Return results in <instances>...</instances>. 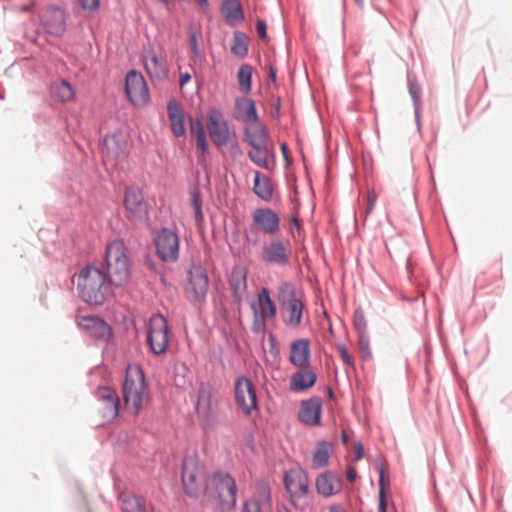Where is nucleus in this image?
I'll list each match as a JSON object with an SVG mask.
<instances>
[{"label":"nucleus","mask_w":512,"mask_h":512,"mask_svg":"<svg viewBox=\"0 0 512 512\" xmlns=\"http://www.w3.org/2000/svg\"><path fill=\"white\" fill-rule=\"evenodd\" d=\"M75 277L79 296L89 305H102L111 294L112 285L99 267L87 265Z\"/></svg>","instance_id":"obj_1"},{"label":"nucleus","mask_w":512,"mask_h":512,"mask_svg":"<svg viewBox=\"0 0 512 512\" xmlns=\"http://www.w3.org/2000/svg\"><path fill=\"white\" fill-rule=\"evenodd\" d=\"M105 273L109 283L114 287H123L130 279L131 263L128 249L122 240L110 242L105 250Z\"/></svg>","instance_id":"obj_2"},{"label":"nucleus","mask_w":512,"mask_h":512,"mask_svg":"<svg viewBox=\"0 0 512 512\" xmlns=\"http://www.w3.org/2000/svg\"><path fill=\"white\" fill-rule=\"evenodd\" d=\"M237 491L235 479L226 472H214L206 481V496L212 504L218 505L222 511L235 508Z\"/></svg>","instance_id":"obj_3"},{"label":"nucleus","mask_w":512,"mask_h":512,"mask_svg":"<svg viewBox=\"0 0 512 512\" xmlns=\"http://www.w3.org/2000/svg\"><path fill=\"white\" fill-rule=\"evenodd\" d=\"M122 393L125 408L133 415H137L148 402L149 394L145 375L139 366L127 367Z\"/></svg>","instance_id":"obj_4"},{"label":"nucleus","mask_w":512,"mask_h":512,"mask_svg":"<svg viewBox=\"0 0 512 512\" xmlns=\"http://www.w3.org/2000/svg\"><path fill=\"white\" fill-rule=\"evenodd\" d=\"M125 217L135 225H146L149 221L148 204L141 189L127 187L123 199Z\"/></svg>","instance_id":"obj_5"},{"label":"nucleus","mask_w":512,"mask_h":512,"mask_svg":"<svg viewBox=\"0 0 512 512\" xmlns=\"http://www.w3.org/2000/svg\"><path fill=\"white\" fill-rule=\"evenodd\" d=\"M284 486L296 509L304 511L308 506L309 481L302 470H290L285 474Z\"/></svg>","instance_id":"obj_6"},{"label":"nucleus","mask_w":512,"mask_h":512,"mask_svg":"<svg viewBox=\"0 0 512 512\" xmlns=\"http://www.w3.org/2000/svg\"><path fill=\"white\" fill-rule=\"evenodd\" d=\"M182 483L185 492L192 498H198L205 491V475L203 468L194 456H186L182 462Z\"/></svg>","instance_id":"obj_7"},{"label":"nucleus","mask_w":512,"mask_h":512,"mask_svg":"<svg viewBox=\"0 0 512 512\" xmlns=\"http://www.w3.org/2000/svg\"><path fill=\"white\" fill-rule=\"evenodd\" d=\"M147 342L155 355H162L169 345V326L161 314H153L149 319Z\"/></svg>","instance_id":"obj_8"},{"label":"nucleus","mask_w":512,"mask_h":512,"mask_svg":"<svg viewBox=\"0 0 512 512\" xmlns=\"http://www.w3.org/2000/svg\"><path fill=\"white\" fill-rule=\"evenodd\" d=\"M234 398L238 409L244 416H250L258 410L256 389L246 376H239L234 383Z\"/></svg>","instance_id":"obj_9"},{"label":"nucleus","mask_w":512,"mask_h":512,"mask_svg":"<svg viewBox=\"0 0 512 512\" xmlns=\"http://www.w3.org/2000/svg\"><path fill=\"white\" fill-rule=\"evenodd\" d=\"M281 293L283 294L284 322L288 326L298 327L302 322L305 305L296 296L295 289L289 283H284L281 286Z\"/></svg>","instance_id":"obj_10"},{"label":"nucleus","mask_w":512,"mask_h":512,"mask_svg":"<svg viewBox=\"0 0 512 512\" xmlns=\"http://www.w3.org/2000/svg\"><path fill=\"white\" fill-rule=\"evenodd\" d=\"M209 287L206 270L201 265H193L188 271V283L185 289L188 300L201 303L205 300Z\"/></svg>","instance_id":"obj_11"},{"label":"nucleus","mask_w":512,"mask_h":512,"mask_svg":"<svg viewBox=\"0 0 512 512\" xmlns=\"http://www.w3.org/2000/svg\"><path fill=\"white\" fill-rule=\"evenodd\" d=\"M156 253L158 257L169 263H174L179 258V237L177 233L168 228L161 229L155 239Z\"/></svg>","instance_id":"obj_12"},{"label":"nucleus","mask_w":512,"mask_h":512,"mask_svg":"<svg viewBox=\"0 0 512 512\" xmlns=\"http://www.w3.org/2000/svg\"><path fill=\"white\" fill-rule=\"evenodd\" d=\"M40 24L44 31L54 37H61L66 31L65 11L56 5L44 7L40 14Z\"/></svg>","instance_id":"obj_13"},{"label":"nucleus","mask_w":512,"mask_h":512,"mask_svg":"<svg viewBox=\"0 0 512 512\" xmlns=\"http://www.w3.org/2000/svg\"><path fill=\"white\" fill-rule=\"evenodd\" d=\"M290 257V242L282 238H274L262 248L261 259L271 265L286 266Z\"/></svg>","instance_id":"obj_14"},{"label":"nucleus","mask_w":512,"mask_h":512,"mask_svg":"<svg viewBox=\"0 0 512 512\" xmlns=\"http://www.w3.org/2000/svg\"><path fill=\"white\" fill-rule=\"evenodd\" d=\"M125 91L134 105H144L149 101L150 95L145 79L142 74L135 70L128 72L126 75Z\"/></svg>","instance_id":"obj_15"},{"label":"nucleus","mask_w":512,"mask_h":512,"mask_svg":"<svg viewBox=\"0 0 512 512\" xmlns=\"http://www.w3.org/2000/svg\"><path fill=\"white\" fill-rule=\"evenodd\" d=\"M208 119V131L213 143L217 146L227 145L230 139V131L223 113L216 108H212L209 110Z\"/></svg>","instance_id":"obj_16"},{"label":"nucleus","mask_w":512,"mask_h":512,"mask_svg":"<svg viewBox=\"0 0 512 512\" xmlns=\"http://www.w3.org/2000/svg\"><path fill=\"white\" fill-rule=\"evenodd\" d=\"M241 512H272V497L266 483H257L255 495L243 502Z\"/></svg>","instance_id":"obj_17"},{"label":"nucleus","mask_w":512,"mask_h":512,"mask_svg":"<svg viewBox=\"0 0 512 512\" xmlns=\"http://www.w3.org/2000/svg\"><path fill=\"white\" fill-rule=\"evenodd\" d=\"M252 225L257 231L273 235L280 230V217L270 208H257L252 215Z\"/></svg>","instance_id":"obj_18"},{"label":"nucleus","mask_w":512,"mask_h":512,"mask_svg":"<svg viewBox=\"0 0 512 512\" xmlns=\"http://www.w3.org/2000/svg\"><path fill=\"white\" fill-rule=\"evenodd\" d=\"M76 323L88 335L97 340L107 341L112 336L110 325L97 316H78Z\"/></svg>","instance_id":"obj_19"},{"label":"nucleus","mask_w":512,"mask_h":512,"mask_svg":"<svg viewBox=\"0 0 512 512\" xmlns=\"http://www.w3.org/2000/svg\"><path fill=\"white\" fill-rule=\"evenodd\" d=\"M322 401L319 397H312L303 401L298 414V419L308 425L317 426L321 422Z\"/></svg>","instance_id":"obj_20"},{"label":"nucleus","mask_w":512,"mask_h":512,"mask_svg":"<svg viewBox=\"0 0 512 512\" xmlns=\"http://www.w3.org/2000/svg\"><path fill=\"white\" fill-rule=\"evenodd\" d=\"M101 153L104 159L117 160L125 153V141L121 133L107 135L101 144Z\"/></svg>","instance_id":"obj_21"},{"label":"nucleus","mask_w":512,"mask_h":512,"mask_svg":"<svg viewBox=\"0 0 512 512\" xmlns=\"http://www.w3.org/2000/svg\"><path fill=\"white\" fill-rule=\"evenodd\" d=\"M96 397L103 404V414L105 417L114 419L118 416L120 399L115 390L109 387H99Z\"/></svg>","instance_id":"obj_22"},{"label":"nucleus","mask_w":512,"mask_h":512,"mask_svg":"<svg viewBox=\"0 0 512 512\" xmlns=\"http://www.w3.org/2000/svg\"><path fill=\"white\" fill-rule=\"evenodd\" d=\"M290 378V390L293 392H303L311 388L316 380L317 375L311 366L299 367Z\"/></svg>","instance_id":"obj_23"},{"label":"nucleus","mask_w":512,"mask_h":512,"mask_svg":"<svg viewBox=\"0 0 512 512\" xmlns=\"http://www.w3.org/2000/svg\"><path fill=\"white\" fill-rule=\"evenodd\" d=\"M167 112L173 135L176 137L183 136L186 132L184 110L172 99L167 104Z\"/></svg>","instance_id":"obj_24"},{"label":"nucleus","mask_w":512,"mask_h":512,"mask_svg":"<svg viewBox=\"0 0 512 512\" xmlns=\"http://www.w3.org/2000/svg\"><path fill=\"white\" fill-rule=\"evenodd\" d=\"M220 11L226 24L231 27L237 26L244 20V11L239 0H224Z\"/></svg>","instance_id":"obj_25"},{"label":"nucleus","mask_w":512,"mask_h":512,"mask_svg":"<svg viewBox=\"0 0 512 512\" xmlns=\"http://www.w3.org/2000/svg\"><path fill=\"white\" fill-rule=\"evenodd\" d=\"M245 141L250 146L270 145V137L266 126L259 120L249 124L245 129Z\"/></svg>","instance_id":"obj_26"},{"label":"nucleus","mask_w":512,"mask_h":512,"mask_svg":"<svg viewBox=\"0 0 512 512\" xmlns=\"http://www.w3.org/2000/svg\"><path fill=\"white\" fill-rule=\"evenodd\" d=\"M229 286L233 297L241 301L247 291V273L243 267H233L229 276Z\"/></svg>","instance_id":"obj_27"},{"label":"nucleus","mask_w":512,"mask_h":512,"mask_svg":"<svg viewBox=\"0 0 512 512\" xmlns=\"http://www.w3.org/2000/svg\"><path fill=\"white\" fill-rule=\"evenodd\" d=\"M310 346L306 339H298L291 344L289 361L296 367L309 366Z\"/></svg>","instance_id":"obj_28"},{"label":"nucleus","mask_w":512,"mask_h":512,"mask_svg":"<svg viewBox=\"0 0 512 512\" xmlns=\"http://www.w3.org/2000/svg\"><path fill=\"white\" fill-rule=\"evenodd\" d=\"M236 118L251 124L259 120L255 102L250 98L237 99L235 102Z\"/></svg>","instance_id":"obj_29"},{"label":"nucleus","mask_w":512,"mask_h":512,"mask_svg":"<svg viewBox=\"0 0 512 512\" xmlns=\"http://www.w3.org/2000/svg\"><path fill=\"white\" fill-rule=\"evenodd\" d=\"M340 488V479L332 472H325L316 479L317 492L325 497L336 494Z\"/></svg>","instance_id":"obj_30"},{"label":"nucleus","mask_w":512,"mask_h":512,"mask_svg":"<svg viewBox=\"0 0 512 512\" xmlns=\"http://www.w3.org/2000/svg\"><path fill=\"white\" fill-rule=\"evenodd\" d=\"M257 307V314L261 317H265L268 319H274L276 316V306L272 301L269 290L266 287L261 289V292L258 294V301L255 304Z\"/></svg>","instance_id":"obj_31"},{"label":"nucleus","mask_w":512,"mask_h":512,"mask_svg":"<svg viewBox=\"0 0 512 512\" xmlns=\"http://www.w3.org/2000/svg\"><path fill=\"white\" fill-rule=\"evenodd\" d=\"M122 512H146V502L143 498L129 492L119 495Z\"/></svg>","instance_id":"obj_32"},{"label":"nucleus","mask_w":512,"mask_h":512,"mask_svg":"<svg viewBox=\"0 0 512 512\" xmlns=\"http://www.w3.org/2000/svg\"><path fill=\"white\" fill-rule=\"evenodd\" d=\"M253 149L248 152L249 159L258 167L269 169V157L272 153L271 145L251 146Z\"/></svg>","instance_id":"obj_33"},{"label":"nucleus","mask_w":512,"mask_h":512,"mask_svg":"<svg viewBox=\"0 0 512 512\" xmlns=\"http://www.w3.org/2000/svg\"><path fill=\"white\" fill-rule=\"evenodd\" d=\"M253 190L258 197L265 201H269L273 196V186L270 179L259 171L255 172Z\"/></svg>","instance_id":"obj_34"},{"label":"nucleus","mask_w":512,"mask_h":512,"mask_svg":"<svg viewBox=\"0 0 512 512\" xmlns=\"http://www.w3.org/2000/svg\"><path fill=\"white\" fill-rule=\"evenodd\" d=\"M144 66L147 74L153 80H161L166 75L164 63L154 54L144 59Z\"/></svg>","instance_id":"obj_35"},{"label":"nucleus","mask_w":512,"mask_h":512,"mask_svg":"<svg viewBox=\"0 0 512 512\" xmlns=\"http://www.w3.org/2000/svg\"><path fill=\"white\" fill-rule=\"evenodd\" d=\"M331 445L327 441H321L317 444L313 454L312 465L314 468H322L328 465Z\"/></svg>","instance_id":"obj_36"},{"label":"nucleus","mask_w":512,"mask_h":512,"mask_svg":"<svg viewBox=\"0 0 512 512\" xmlns=\"http://www.w3.org/2000/svg\"><path fill=\"white\" fill-rule=\"evenodd\" d=\"M231 52L240 58L248 54V37L243 32H235L231 45Z\"/></svg>","instance_id":"obj_37"},{"label":"nucleus","mask_w":512,"mask_h":512,"mask_svg":"<svg viewBox=\"0 0 512 512\" xmlns=\"http://www.w3.org/2000/svg\"><path fill=\"white\" fill-rule=\"evenodd\" d=\"M252 72L253 68L249 64L241 65L237 72L239 89L245 94L251 91Z\"/></svg>","instance_id":"obj_38"},{"label":"nucleus","mask_w":512,"mask_h":512,"mask_svg":"<svg viewBox=\"0 0 512 512\" xmlns=\"http://www.w3.org/2000/svg\"><path fill=\"white\" fill-rule=\"evenodd\" d=\"M408 85H409V93H410V95H411V97L413 99L417 126H418V129H420V104H421L420 94H421V89L416 84V82L411 80L410 78L408 79Z\"/></svg>","instance_id":"obj_39"},{"label":"nucleus","mask_w":512,"mask_h":512,"mask_svg":"<svg viewBox=\"0 0 512 512\" xmlns=\"http://www.w3.org/2000/svg\"><path fill=\"white\" fill-rule=\"evenodd\" d=\"M191 205L194 210V218L196 222H201L203 220V212H202V200L200 197V192L198 189H193L190 191Z\"/></svg>","instance_id":"obj_40"},{"label":"nucleus","mask_w":512,"mask_h":512,"mask_svg":"<svg viewBox=\"0 0 512 512\" xmlns=\"http://www.w3.org/2000/svg\"><path fill=\"white\" fill-rule=\"evenodd\" d=\"M56 95L62 102H66L74 97V91L67 81H62L56 88Z\"/></svg>","instance_id":"obj_41"},{"label":"nucleus","mask_w":512,"mask_h":512,"mask_svg":"<svg viewBox=\"0 0 512 512\" xmlns=\"http://www.w3.org/2000/svg\"><path fill=\"white\" fill-rule=\"evenodd\" d=\"M200 36V32L190 29L189 30V44L191 48V58L196 59L200 55V50L198 46V38Z\"/></svg>","instance_id":"obj_42"},{"label":"nucleus","mask_w":512,"mask_h":512,"mask_svg":"<svg viewBox=\"0 0 512 512\" xmlns=\"http://www.w3.org/2000/svg\"><path fill=\"white\" fill-rule=\"evenodd\" d=\"M252 310L254 311V320H253V324H252V330L254 333H263L265 331V327H266V320L268 318H265V317H261L257 314V307L254 304H252Z\"/></svg>","instance_id":"obj_43"},{"label":"nucleus","mask_w":512,"mask_h":512,"mask_svg":"<svg viewBox=\"0 0 512 512\" xmlns=\"http://www.w3.org/2000/svg\"><path fill=\"white\" fill-rule=\"evenodd\" d=\"M189 122L190 132L196 139L206 137L205 128L201 120H194L192 117H189Z\"/></svg>","instance_id":"obj_44"},{"label":"nucleus","mask_w":512,"mask_h":512,"mask_svg":"<svg viewBox=\"0 0 512 512\" xmlns=\"http://www.w3.org/2000/svg\"><path fill=\"white\" fill-rule=\"evenodd\" d=\"M366 320L361 310H356L354 314V327L358 334L366 333Z\"/></svg>","instance_id":"obj_45"},{"label":"nucleus","mask_w":512,"mask_h":512,"mask_svg":"<svg viewBox=\"0 0 512 512\" xmlns=\"http://www.w3.org/2000/svg\"><path fill=\"white\" fill-rule=\"evenodd\" d=\"M358 338L359 348L363 354V357H370L371 352L369 350V340L366 333L358 334Z\"/></svg>","instance_id":"obj_46"},{"label":"nucleus","mask_w":512,"mask_h":512,"mask_svg":"<svg viewBox=\"0 0 512 512\" xmlns=\"http://www.w3.org/2000/svg\"><path fill=\"white\" fill-rule=\"evenodd\" d=\"M80 6L85 11L95 12L99 9L100 0H78Z\"/></svg>","instance_id":"obj_47"},{"label":"nucleus","mask_w":512,"mask_h":512,"mask_svg":"<svg viewBox=\"0 0 512 512\" xmlns=\"http://www.w3.org/2000/svg\"><path fill=\"white\" fill-rule=\"evenodd\" d=\"M337 351L344 364L347 366H352L354 364L352 356L344 346H338Z\"/></svg>","instance_id":"obj_48"},{"label":"nucleus","mask_w":512,"mask_h":512,"mask_svg":"<svg viewBox=\"0 0 512 512\" xmlns=\"http://www.w3.org/2000/svg\"><path fill=\"white\" fill-rule=\"evenodd\" d=\"M379 494H380L379 508H380L381 512H385L386 508H385V503H384V477H383V472H381V474H380V491H379Z\"/></svg>","instance_id":"obj_49"},{"label":"nucleus","mask_w":512,"mask_h":512,"mask_svg":"<svg viewBox=\"0 0 512 512\" xmlns=\"http://www.w3.org/2000/svg\"><path fill=\"white\" fill-rule=\"evenodd\" d=\"M257 33L260 38L264 39L267 36L266 23L263 20H258L256 24Z\"/></svg>","instance_id":"obj_50"},{"label":"nucleus","mask_w":512,"mask_h":512,"mask_svg":"<svg viewBox=\"0 0 512 512\" xmlns=\"http://www.w3.org/2000/svg\"><path fill=\"white\" fill-rule=\"evenodd\" d=\"M197 142V148L202 152L205 153L208 150V143L206 141V137L198 138L196 139Z\"/></svg>","instance_id":"obj_51"},{"label":"nucleus","mask_w":512,"mask_h":512,"mask_svg":"<svg viewBox=\"0 0 512 512\" xmlns=\"http://www.w3.org/2000/svg\"><path fill=\"white\" fill-rule=\"evenodd\" d=\"M191 80L190 73H181L179 77V86L180 88H183L189 81Z\"/></svg>","instance_id":"obj_52"},{"label":"nucleus","mask_w":512,"mask_h":512,"mask_svg":"<svg viewBox=\"0 0 512 512\" xmlns=\"http://www.w3.org/2000/svg\"><path fill=\"white\" fill-rule=\"evenodd\" d=\"M356 477H357L356 469L353 467H349L347 470V480L352 483L355 481Z\"/></svg>","instance_id":"obj_53"},{"label":"nucleus","mask_w":512,"mask_h":512,"mask_svg":"<svg viewBox=\"0 0 512 512\" xmlns=\"http://www.w3.org/2000/svg\"><path fill=\"white\" fill-rule=\"evenodd\" d=\"M356 460H360L363 457L364 449L361 443H357L355 446Z\"/></svg>","instance_id":"obj_54"},{"label":"nucleus","mask_w":512,"mask_h":512,"mask_svg":"<svg viewBox=\"0 0 512 512\" xmlns=\"http://www.w3.org/2000/svg\"><path fill=\"white\" fill-rule=\"evenodd\" d=\"M376 196L375 195H369L368 197V206H367V212H370L375 204Z\"/></svg>","instance_id":"obj_55"},{"label":"nucleus","mask_w":512,"mask_h":512,"mask_svg":"<svg viewBox=\"0 0 512 512\" xmlns=\"http://www.w3.org/2000/svg\"><path fill=\"white\" fill-rule=\"evenodd\" d=\"M341 440H342V443H343L344 445H347V444H348L349 437H348V435L346 434V432H345V431H343V432H342V434H341Z\"/></svg>","instance_id":"obj_56"},{"label":"nucleus","mask_w":512,"mask_h":512,"mask_svg":"<svg viewBox=\"0 0 512 512\" xmlns=\"http://www.w3.org/2000/svg\"><path fill=\"white\" fill-rule=\"evenodd\" d=\"M277 512H291V510L288 509L286 506L281 505V506H278Z\"/></svg>","instance_id":"obj_57"},{"label":"nucleus","mask_w":512,"mask_h":512,"mask_svg":"<svg viewBox=\"0 0 512 512\" xmlns=\"http://www.w3.org/2000/svg\"><path fill=\"white\" fill-rule=\"evenodd\" d=\"M269 76H270V78H271L273 81H275V79H276V72H275V70H274L272 67L270 68V74H269Z\"/></svg>","instance_id":"obj_58"},{"label":"nucleus","mask_w":512,"mask_h":512,"mask_svg":"<svg viewBox=\"0 0 512 512\" xmlns=\"http://www.w3.org/2000/svg\"><path fill=\"white\" fill-rule=\"evenodd\" d=\"M197 2L202 7H205L208 5V0H197Z\"/></svg>","instance_id":"obj_59"},{"label":"nucleus","mask_w":512,"mask_h":512,"mask_svg":"<svg viewBox=\"0 0 512 512\" xmlns=\"http://www.w3.org/2000/svg\"><path fill=\"white\" fill-rule=\"evenodd\" d=\"M21 10L26 12V11L30 10V7L29 6H22Z\"/></svg>","instance_id":"obj_60"},{"label":"nucleus","mask_w":512,"mask_h":512,"mask_svg":"<svg viewBox=\"0 0 512 512\" xmlns=\"http://www.w3.org/2000/svg\"><path fill=\"white\" fill-rule=\"evenodd\" d=\"M281 149H282L283 153L285 154L286 153V144L283 143L281 146Z\"/></svg>","instance_id":"obj_61"},{"label":"nucleus","mask_w":512,"mask_h":512,"mask_svg":"<svg viewBox=\"0 0 512 512\" xmlns=\"http://www.w3.org/2000/svg\"><path fill=\"white\" fill-rule=\"evenodd\" d=\"M328 395H329L330 397H332V396H333V391H332V389H331V388H328Z\"/></svg>","instance_id":"obj_62"},{"label":"nucleus","mask_w":512,"mask_h":512,"mask_svg":"<svg viewBox=\"0 0 512 512\" xmlns=\"http://www.w3.org/2000/svg\"><path fill=\"white\" fill-rule=\"evenodd\" d=\"M160 1L167 4L170 0H160Z\"/></svg>","instance_id":"obj_63"},{"label":"nucleus","mask_w":512,"mask_h":512,"mask_svg":"<svg viewBox=\"0 0 512 512\" xmlns=\"http://www.w3.org/2000/svg\"><path fill=\"white\" fill-rule=\"evenodd\" d=\"M357 3H361L363 0H355Z\"/></svg>","instance_id":"obj_64"}]
</instances>
